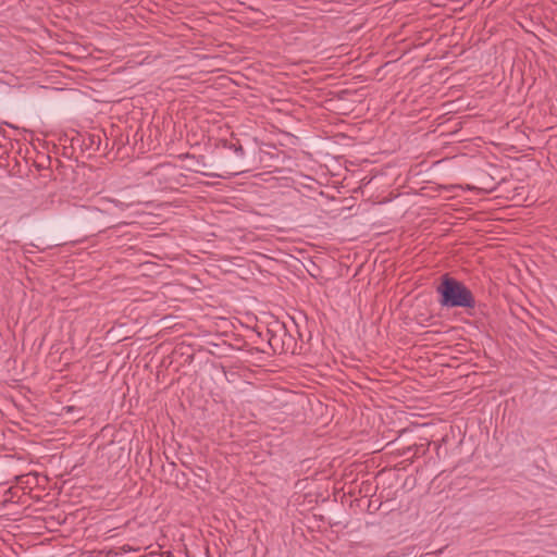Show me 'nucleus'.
Masks as SVG:
<instances>
[{
	"instance_id": "f03ea898",
	"label": "nucleus",
	"mask_w": 557,
	"mask_h": 557,
	"mask_svg": "<svg viewBox=\"0 0 557 557\" xmlns=\"http://www.w3.org/2000/svg\"><path fill=\"white\" fill-rule=\"evenodd\" d=\"M109 203H112L114 207L119 208L120 210H124L126 206L122 202L115 201V200H108Z\"/></svg>"
},
{
	"instance_id": "f257e3e1",
	"label": "nucleus",
	"mask_w": 557,
	"mask_h": 557,
	"mask_svg": "<svg viewBox=\"0 0 557 557\" xmlns=\"http://www.w3.org/2000/svg\"><path fill=\"white\" fill-rule=\"evenodd\" d=\"M437 292L442 297L441 304L443 306L470 307L473 304L470 290L454 278L444 277L443 282L437 287Z\"/></svg>"
}]
</instances>
